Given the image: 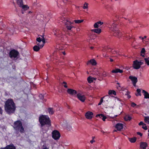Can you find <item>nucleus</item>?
Listing matches in <instances>:
<instances>
[{
    "label": "nucleus",
    "mask_w": 149,
    "mask_h": 149,
    "mask_svg": "<svg viewBox=\"0 0 149 149\" xmlns=\"http://www.w3.org/2000/svg\"><path fill=\"white\" fill-rule=\"evenodd\" d=\"M123 124L121 123H118L116 125V128L118 131H120L123 129Z\"/></svg>",
    "instance_id": "15"
},
{
    "label": "nucleus",
    "mask_w": 149,
    "mask_h": 149,
    "mask_svg": "<svg viewBox=\"0 0 149 149\" xmlns=\"http://www.w3.org/2000/svg\"><path fill=\"white\" fill-rule=\"evenodd\" d=\"M117 84L118 85V87L117 86V88H118V87H120V86L119 85V83H117Z\"/></svg>",
    "instance_id": "52"
},
{
    "label": "nucleus",
    "mask_w": 149,
    "mask_h": 149,
    "mask_svg": "<svg viewBox=\"0 0 149 149\" xmlns=\"http://www.w3.org/2000/svg\"><path fill=\"white\" fill-rule=\"evenodd\" d=\"M107 118V117L106 116H103V117H102V120L103 121H105V119H106Z\"/></svg>",
    "instance_id": "44"
},
{
    "label": "nucleus",
    "mask_w": 149,
    "mask_h": 149,
    "mask_svg": "<svg viewBox=\"0 0 149 149\" xmlns=\"http://www.w3.org/2000/svg\"><path fill=\"white\" fill-rule=\"evenodd\" d=\"M0 149H5V148H2Z\"/></svg>",
    "instance_id": "61"
},
{
    "label": "nucleus",
    "mask_w": 149,
    "mask_h": 149,
    "mask_svg": "<svg viewBox=\"0 0 149 149\" xmlns=\"http://www.w3.org/2000/svg\"><path fill=\"white\" fill-rule=\"evenodd\" d=\"M19 52L17 51L13 50H11L10 53V56L11 58H15L17 57Z\"/></svg>",
    "instance_id": "10"
},
{
    "label": "nucleus",
    "mask_w": 149,
    "mask_h": 149,
    "mask_svg": "<svg viewBox=\"0 0 149 149\" xmlns=\"http://www.w3.org/2000/svg\"><path fill=\"white\" fill-rule=\"evenodd\" d=\"M109 28L110 31H116L119 33V31L116 27V24L113 21H111L108 23Z\"/></svg>",
    "instance_id": "5"
},
{
    "label": "nucleus",
    "mask_w": 149,
    "mask_h": 149,
    "mask_svg": "<svg viewBox=\"0 0 149 149\" xmlns=\"http://www.w3.org/2000/svg\"><path fill=\"white\" fill-rule=\"evenodd\" d=\"M5 110L9 114H10L14 112L16 106L13 100L11 99H8L6 102L5 105Z\"/></svg>",
    "instance_id": "1"
},
{
    "label": "nucleus",
    "mask_w": 149,
    "mask_h": 149,
    "mask_svg": "<svg viewBox=\"0 0 149 149\" xmlns=\"http://www.w3.org/2000/svg\"><path fill=\"white\" fill-rule=\"evenodd\" d=\"M103 23L102 22L99 21L94 24V26L95 28H97L102 25Z\"/></svg>",
    "instance_id": "18"
},
{
    "label": "nucleus",
    "mask_w": 149,
    "mask_h": 149,
    "mask_svg": "<svg viewBox=\"0 0 149 149\" xmlns=\"http://www.w3.org/2000/svg\"><path fill=\"white\" fill-rule=\"evenodd\" d=\"M88 5L89 4L88 3L86 2H84L82 7L84 9H88Z\"/></svg>",
    "instance_id": "27"
},
{
    "label": "nucleus",
    "mask_w": 149,
    "mask_h": 149,
    "mask_svg": "<svg viewBox=\"0 0 149 149\" xmlns=\"http://www.w3.org/2000/svg\"><path fill=\"white\" fill-rule=\"evenodd\" d=\"M147 146V144L146 143L141 142L140 143V147L141 149H146Z\"/></svg>",
    "instance_id": "21"
},
{
    "label": "nucleus",
    "mask_w": 149,
    "mask_h": 149,
    "mask_svg": "<svg viewBox=\"0 0 149 149\" xmlns=\"http://www.w3.org/2000/svg\"><path fill=\"white\" fill-rule=\"evenodd\" d=\"M103 98H102L101 99L100 101V102L98 103V105H101L102 103L103 102Z\"/></svg>",
    "instance_id": "39"
},
{
    "label": "nucleus",
    "mask_w": 149,
    "mask_h": 149,
    "mask_svg": "<svg viewBox=\"0 0 149 149\" xmlns=\"http://www.w3.org/2000/svg\"><path fill=\"white\" fill-rule=\"evenodd\" d=\"M143 64V61H138L136 60L133 62V66L134 69H138L141 67V66Z\"/></svg>",
    "instance_id": "8"
},
{
    "label": "nucleus",
    "mask_w": 149,
    "mask_h": 149,
    "mask_svg": "<svg viewBox=\"0 0 149 149\" xmlns=\"http://www.w3.org/2000/svg\"><path fill=\"white\" fill-rule=\"evenodd\" d=\"M110 60L111 62H113V60L111 58H110Z\"/></svg>",
    "instance_id": "53"
},
{
    "label": "nucleus",
    "mask_w": 149,
    "mask_h": 149,
    "mask_svg": "<svg viewBox=\"0 0 149 149\" xmlns=\"http://www.w3.org/2000/svg\"><path fill=\"white\" fill-rule=\"evenodd\" d=\"M93 116V113L92 112L88 111L86 112L85 114L86 118L88 119H91L92 118Z\"/></svg>",
    "instance_id": "12"
},
{
    "label": "nucleus",
    "mask_w": 149,
    "mask_h": 149,
    "mask_svg": "<svg viewBox=\"0 0 149 149\" xmlns=\"http://www.w3.org/2000/svg\"><path fill=\"white\" fill-rule=\"evenodd\" d=\"M62 20L64 21V23L68 30H71L72 28L73 27V26L70 25L71 24H73V22H72L67 19H65L64 18H63Z\"/></svg>",
    "instance_id": "7"
},
{
    "label": "nucleus",
    "mask_w": 149,
    "mask_h": 149,
    "mask_svg": "<svg viewBox=\"0 0 149 149\" xmlns=\"http://www.w3.org/2000/svg\"><path fill=\"white\" fill-rule=\"evenodd\" d=\"M66 83L65 82H63V84H64V85H63V86L65 88H67L68 86L66 85Z\"/></svg>",
    "instance_id": "42"
},
{
    "label": "nucleus",
    "mask_w": 149,
    "mask_h": 149,
    "mask_svg": "<svg viewBox=\"0 0 149 149\" xmlns=\"http://www.w3.org/2000/svg\"><path fill=\"white\" fill-rule=\"evenodd\" d=\"M124 118L125 121H127L130 120L132 118L130 116L128 115H126L125 116Z\"/></svg>",
    "instance_id": "26"
},
{
    "label": "nucleus",
    "mask_w": 149,
    "mask_h": 149,
    "mask_svg": "<svg viewBox=\"0 0 149 149\" xmlns=\"http://www.w3.org/2000/svg\"><path fill=\"white\" fill-rule=\"evenodd\" d=\"M105 97H109V96L108 95H107Z\"/></svg>",
    "instance_id": "54"
},
{
    "label": "nucleus",
    "mask_w": 149,
    "mask_h": 149,
    "mask_svg": "<svg viewBox=\"0 0 149 149\" xmlns=\"http://www.w3.org/2000/svg\"><path fill=\"white\" fill-rule=\"evenodd\" d=\"M60 136V134L59 132L57 130H54L52 132V137L54 139H58Z\"/></svg>",
    "instance_id": "9"
},
{
    "label": "nucleus",
    "mask_w": 149,
    "mask_h": 149,
    "mask_svg": "<svg viewBox=\"0 0 149 149\" xmlns=\"http://www.w3.org/2000/svg\"><path fill=\"white\" fill-rule=\"evenodd\" d=\"M142 93H143L144 98L145 99H149V93L145 90L142 91Z\"/></svg>",
    "instance_id": "17"
},
{
    "label": "nucleus",
    "mask_w": 149,
    "mask_h": 149,
    "mask_svg": "<svg viewBox=\"0 0 149 149\" xmlns=\"http://www.w3.org/2000/svg\"><path fill=\"white\" fill-rule=\"evenodd\" d=\"M95 141L94 139H92L90 141V142L91 143H93V142H95Z\"/></svg>",
    "instance_id": "47"
},
{
    "label": "nucleus",
    "mask_w": 149,
    "mask_h": 149,
    "mask_svg": "<svg viewBox=\"0 0 149 149\" xmlns=\"http://www.w3.org/2000/svg\"><path fill=\"white\" fill-rule=\"evenodd\" d=\"M2 113V110L1 108L0 107V113Z\"/></svg>",
    "instance_id": "51"
},
{
    "label": "nucleus",
    "mask_w": 149,
    "mask_h": 149,
    "mask_svg": "<svg viewBox=\"0 0 149 149\" xmlns=\"http://www.w3.org/2000/svg\"><path fill=\"white\" fill-rule=\"evenodd\" d=\"M93 48L94 47H90L91 49H93Z\"/></svg>",
    "instance_id": "56"
},
{
    "label": "nucleus",
    "mask_w": 149,
    "mask_h": 149,
    "mask_svg": "<svg viewBox=\"0 0 149 149\" xmlns=\"http://www.w3.org/2000/svg\"><path fill=\"white\" fill-rule=\"evenodd\" d=\"M142 38V37L141 36L139 37V38Z\"/></svg>",
    "instance_id": "62"
},
{
    "label": "nucleus",
    "mask_w": 149,
    "mask_h": 149,
    "mask_svg": "<svg viewBox=\"0 0 149 149\" xmlns=\"http://www.w3.org/2000/svg\"><path fill=\"white\" fill-rule=\"evenodd\" d=\"M77 97L81 102H84L85 101L86 97L85 95L81 93H78L77 95Z\"/></svg>",
    "instance_id": "11"
},
{
    "label": "nucleus",
    "mask_w": 149,
    "mask_h": 149,
    "mask_svg": "<svg viewBox=\"0 0 149 149\" xmlns=\"http://www.w3.org/2000/svg\"><path fill=\"white\" fill-rule=\"evenodd\" d=\"M67 92L69 94L72 95H74L77 93V91L71 89H68Z\"/></svg>",
    "instance_id": "13"
},
{
    "label": "nucleus",
    "mask_w": 149,
    "mask_h": 149,
    "mask_svg": "<svg viewBox=\"0 0 149 149\" xmlns=\"http://www.w3.org/2000/svg\"><path fill=\"white\" fill-rule=\"evenodd\" d=\"M130 97H131L129 95L128 96V97L129 98H130Z\"/></svg>",
    "instance_id": "60"
},
{
    "label": "nucleus",
    "mask_w": 149,
    "mask_h": 149,
    "mask_svg": "<svg viewBox=\"0 0 149 149\" xmlns=\"http://www.w3.org/2000/svg\"><path fill=\"white\" fill-rule=\"evenodd\" d=\"M139 125H142V126H143V125H144V123L143 122H142V121H141V122H140L139 123Z\"/></svg>",
    "instance_id": "45"
},
{
    "label": "nucleus",
    "mask_w": 149,
    "mask_h": 149,
    "mask_svg": "<svg viewBox=\"0 0 149 149\" xmlns=\"http://www.w3.org/2000/svg\"><path fill=\"white\" fill-rule=\"evenodd\" d=\"M137 82H134V83H132V84H133V85L134 86H136V84Z\"/></svg>",
    "instance_id": "50"
},
{
    "label": "nucleus",
    "mask_w": 149,
    "mask_h": 149,
    "mask_svg": "<svg viewBox=\"0 0 149 149\" xmlns=\"http://www.w3.org/2000/svg\"><path fill=\"white\" fill-rule=\"evenodd\" d=\"M136 91L137 92V94H136V96H138V95H141V89H137L136 90Z\"/></svg>",
    "instance_id": "33"
},
{
    "label": "nucleus",
    "mask_w": 149,
    "mask_h": 149,
    "mask_svg": "<svg viewBox=\"0 0 149 149\" xmlns=\"http://www.w3.org/2000/svg\"><path fill=\"white\" fill-rule=\"evenodd\" d=\"M17 2V4L22 9V13H23V11H25L27 10L29 7L26 5H23L22 0H16Z\"/></svg>",
    "instance_id": "6"
},
{
    "label": "nucleus",
    "mask_w": 149,
    "mask_h": 149,
    "mask_svg": "<svg viewBox=\"0 0 149 149\" xmlns=\"http://www.w3.org/2000/svg\"><path fill=\"white\" fill-rule=\"evenodd\" d=\"M13 127L15 130L19 131L21 133H23L24 131L22 122L20 120H17L15 122Z\"/></svg>",
    "instance_id": "4"
},
{
    "label": "nucleus",
    "mask_w": 149,
    "mask_h": 149,
    "mask_svg": "<svg viewBox=\"0 0 149 149\" xmlns=\"http://www.w3.org/2000/svg\"><path fill=\"white\" fill-rule=\"evenodd\" d=\"M136 140V138L135 137L129 139V141L131 143H134Z\"/></svg>",
    "instance_id": "32"
},
{
    "label": "nucleus",
    "mask_w": 149,
    "mask_h": 149,
    "mask_svg": "<svg viewBox=\"0 0 149 149\" xmlns=\"http://www.w3.org/2000/svg\"><path fill=\"white\" fill-rule=\"evenodd\" d=\"M39 121L42 127L45 125H50V120L48 116L42 115L39 117Z\"/></svg>",
    "instance_id": "3"
},
{
    "label": "nucleus",
    "mask_w": 149,
    "mask_h": 149,
    "mask_svg": "<svg viewBox=\"0 0 149 149\" xmlns=\"http://www.w3.org/2000/svg\"><path fill=\"white\" fill-rule=\"evenodd\" d=\"M48 111L49 114L52 115L54 112V110L52 108H49L48 109Z\"/></svg>",
    "instance_id": "25"
},
{
    "label": "nucleus",
    "mask_w": 149,
    "mask_h": 149,
    "mask_svg": "<svg viewBox=\"0 0 149 149\" xmlns=\"http://www.w3.org/2000/svg\"><path fill=\"white\" fill-rule=\"evenodd\" d=\"M144 120L145 123L149 124V116H145Z\"/></svg>",
    "instance_id": "30"
},
{
    "label": "nucleus",
    "mask_w": 149,
    "mask_h": 149,
    "mask_svg": "<svg viewBox=\"0 0 149 149\" xmlns=\"http://www.w3.org/2000/svg\"><path fill=\"white\" fill-rule=\"evenodd\" d=\"M147 38V36H144V37H142L141 38V39L142 40H143V39H144V38Z\"/></svg>",
    "instance_id": "48"
},
{
    "label": "nucleus",
    "mask_w": 149,
    "mask_h": 149,
    "mask_svg": "<svg viewBox=\"0 0 149 149\" xmlns=\"http://www.w3.org/2000/svg\"><path fill=\"white\" fill-rule=\"evenodd\" d=\"M117 116V115H116L114 116L113 117L111 116V117H110L111 118H114L115 117H116Z\"/></svg>",
    "instance_id": "49"
},
{
    "label": "nucleus",
    "mask_w": 149,
    "mask_h": 149,
    "mask_svg": "<svg viewBox=\"0 0 149 149\" xmlns=\"http://www.w3.org/2000/svg\"><path fill=\"white\" fill-rule=\"evenodd\" d=\"M96 78L92 77L91 76L87 78V80L89 83H91L94 80H95Z\"/></svg>",
    "instance_id": "19"
},
{
    "label": "nucleus",
    "mask_w": 149,
    "mask_h": 149,
    "mask_svg": "<svg viewBox=\"0 0 149 149\" xmlns=\"http://www.w3.org/2000/svg\"><path fill=\"white\" fill-rule=\"evenodd\" d=\"M91 31L97 33H100L101 32V30L100 29H92Z\"/></svg>",
    "instance_id": "24"
},
{
    "label": "nucleus",
    "mask_w": 149,
    "mask_h": 149,
    "mask_svg": "<svg viewBox=\"0 0 149 149\" xmlns=\"http://www.w3.org/2000/svg\"><path fill=\"white\" fill-rule=\"evenodd\" d=\"M131 105L132 107H134L136 106V104L133 102H132L131 103Z\"/></svg>",
    "instance_id": "38"
},
{
    "label": "nucleus",
    "mask_w": 149,
    "mask_h": 149,
    "mask_svg": "<svg viewBox=\"0 0 149 149\" xmlns=\"http://www.w3.org/2000/svg\"><path fill=\"white\" fill-rule=\"evenodd\" d=\"M31 12L30 11H29V13H30Z\"/></svg>",
    "instance_id": "64"
},
{
    "label": "nucleus",
    "mask_w": 149,
    "mask_h": 149,
    "mask_svg": "<svg viewBox=\"0 0 149 149\" xmlns=\"http://www.w3.org/2000/svg\"><path fill=\"white\" fill-rule=\"evenodd\" d=\"M145 50L144 48H142L141 52V55L143 57H144Z\"/></svg>",
    "instance_id": "28"
},
{
    "label": "nucleus",
    "mask_w": 149,
    "mask_h": 149,
    "mask_svg": "<svg viewBox=\"0 0 149 149\" xmlns=\"http://www.w3.org/2000/svg\"><path fill=\"white\" fill-rule=\"evenodd\" d=\"M144 60L147 65H149V57L145 58Z\"/></svg>",
    "instance_id": "34"
},
{
    "label": "nucleus",
    "mask_w": 149,
    "mask_h": 149,
    "mask_svg": "<svg viewBox=\"0 0 149 149\" xmlns=\"http://www.w3.org/2000/svg\"><path fill=\"white\" fill-rule=\"evenodd\" d=\"M108 93L109 95L113 94L114 95H116V92L114 90H110L109 91Z\"/></svg>",
    "instance_id": "31"
},
{
    "label": "nucleus",
    "mask_w": 149,
    "mask_h": 149,
    "mask_svg": "<svg viewBox=\"0 0 149 149\" xmlns=\"http://www.w3.org/2000/svg\"><path fill=\"white\" fill-rule=\"evenodd\" d=\"M56 33H54V34L56 36H57L59 34V33L58 32V30H57L56 31Z\"/></svg>",
    "instance_id": "43"
},
{
    "label": "nucleus",
    "mask_w": 149,
    "mask_h": 149,
    "mask_svg": "<svg viewBox=\"0 0 149 149\" xmlns=\"http://www.w3.org/2000/svg\"><path fill=\"white\" fill-rule=\"evenodd\" d=\"M129 78L131 80L132 83L137 82V78L131 75L129 76Z\"/></svg>",
    "instance_id": "14"
},
{
    "label": "nucleus",
    "mask_w": 149,
    "mask_h": 149,
    "mask_svg": "<svg viewBox=\"0 0 149 149\" xmlns=\"http://www.w3.org/2000/svg\"><path fill=\"white\" fill-rule=\"evenodd\" d=\"M104 115L102 114H99L96 115V117H97L98 116L100 118H101V117H102Z\"/></svg>",
    "instance_id": "36"
},
{
    "label": "nucleus",
    "mask_w": 149,
    "mask_h": 149,
    "mask_svg": "<svg viewBox=\"0 0 149 149\" xmlns=\"http://www.w3.org/2000/svg\"><path fill=\"white\" fill-rule=\"evenodd\" d=\"M63 54L64 55L65 54V53L64 52H63Z\"/></svg>",
    "instance_id": "59"
},
{
    "label": "nucleus",
    "mask_w": 149,
    "mask_h": 149,
    "mask_svg": "<svg viewBox=\"0 0 149 149\" xmlns=\"http://www.w3.org/2000/svg\"><path fill=\"white\" fill-rule=\"evenodd\" d=\"M101 132L103 133H104V132L103 131H102Z\"/></svg>",
    "instance_id": "63"
},
{
    "label": "nucleus",
    "mask_w": 149,
    "mask_h": 149,
    "mask_svg": "<svg viewBox=\"0 0 149 149\" xmlns=\"http://www.w3.org/2000/svg\"><path fill=\"white\" fill-rule=\"evenodd\" d=\"M111 72L113 73H117L118 72L122 73L123 72V71L117 68L115 70H112L111 71Z\"/></svg>",
    "instance_id": "23"
},
{
    "label": "nucleus",
    "mask_w": 149,
    "mask_h": 149,
    "mask_svg": "<svg viewBox=\"0 0 149 149\" xmlns=\"http://www.w3.org/2000/svg\"><path fill=\"white\" fill-rule=\"evenodd\" d=\"M5 149H16L14 146L13 144L7 146L5 147Z\"/></svg>",
    "instance_id": "22"
},
{
    "label": "nucleus",
    "mask_w": 149,
    "mask_h": 149,
    "mask_svg": "<svg viewBox=\"0 0 149 149\" xmlns=\"http://www.w3.org/2000/svg\"><path fill=\"white\" fill-rule=\"evenodd\" d=\"M91 63L93 65H96L97 63L96 61L94 59H92L88 61L87 63V64L88 65Z\"/></svg>",
    "instance_id": "16"
},
{
    "label": "nucleus",
    "mask_w": 149,
    "mask_h": 149,
    "mask_svg": "<svg viewBox=\"0 0 149 149\" xmlns=\"http://www.w3.org/2000/svg\"><path fill=\"white\" fill-rule=\"evenodd\" d=\"M137 134L140 136H142V134L140 132H137Z\"/></svg>",
    "instance_id": "46"
},
{
    "label": "nucleus",
    "mask_w": 149,
    "mask_h": 149,
    "mask_svg": "<svg viewBox=\"0 0 149 149\" xmlns=\"http://www.w3.org/2000/svg\"><path fill=\"white\" fill-rule=\"evenodd\" d=\"M95 138V137H94V136H92V139H94Z\"/></svg>",
    "instance_id": "57"
},
{
    "label": "nucleus",
    "mask_w": 149,
    "mask_h": 149,
    "mask_svg": "<svg viewBox=\"0 0 149 149\" xmlns=\"http://www.w3.org/2000/svg\"><path fill=\"white\" fill-rule=\"evenodd\" d=\"M41 37L37 38L36 40L38 42L37 43L38 45L35 46L33 48L34 51L37 52L39 50L40 48H42L45 43V38L44 37V35L40 36Z\"/></svg>",
    "instance_id": "2"
},
{
    "label": "nucleus",
    "mask_w": 149,
    "mask_h": 149,
    "mask_svg": "<svg viewBox=\"0 0 149 149\" xmlns=\"http://www.w3.org/2000/svg\"><path fill=\"white\" fill-rule=\"evenodd\" d=\"M103 56H104V57H107V56L106 55H105L104 56L103 55Z\"/></svg>",
    "instance_id": "58"
},
{
    "label": "nucleus",
    "mask_w": 149,
    "mask_h": 149,
    "mask_svg": "<svg viewBox=\"0 0 149 149\" xmlns=\"http://www.w3.org/2000/svg\"><path fill=\"white\" fill-rule=\"evenodd\" d=\"M142 128L145 130H147V127L146 126V125L145 124L143 125L142 127Z\"/></svg>",
    "instance_id": "37"
},
{
    "label": "nucleus",
    "mask_w": 149,
    "mask_h": 149,
    "mask_svg": "<svg viewBox=\"0 0 149 149\" xmlns=\"http://www.w3.org/2000/svg\"><path fill=\"white\" fill-rule=\"evenodd\" d=\"M83 21H84L83 20H74V22L75 23H77V24L81 23L83 22Z\"/></svg>",
    "instance_id": "35"
},
{
    "label": "nucleus",
    "mask_w": 149,
    "mask_h": 149,
    "mask_svg": "<svg viewBox=\"0 0 149 149\" xmlns=\"http://www.w3.org/2000/svg\"><path fill=\"white\" fill-rule=\"evenodd\" d=\"M116 99L117 100H118V101H120V99L118 98H116Z\"/></svg>",
    "instance_id": "55"
},
{
    "label": "nucleus",
    "mask_w": 149,
    "mask_h": 149,
    "mask_svg": "<svg viewBox=\"0 0 149 149\" xmlns=\"http://www.w3.org/2000/svg\"><path fill=\"white\" fill-rule=\"evenodd\" d=\"M113 36L116 37H118L120 34V32L119 31V33L117 32L116 31H113Z\"/></svg>",
    "instance_id": "29"
},
{
    "label": "nucleus",
    "mask_w": 149,
    "mask_h": 149,
    "mask_svg": "<svg viewBox=\"0 0 149 149\" xmlns=\"http://www.w3.org/2000/svg\"><path fill=\"white\" fill-rule=\"evenodd\" d=\"M39 98L41 99H42L44 98V96L42 94H40L39 95Z\"/></svg>",
    "instance_id": "41"
},
{
    "label": "nucleus",
    "mask_w": 149,
    "mask_h": 149,
    "mask_svg": "<svg viewBox=\"0 0 149 149\" xmlns=\"http://www.w3.org/2000/svg\"><path fill=\"white\" fill-rule=\"evenodd\" d=\"M102 75L104 77H105L107 76L106 72H104L102 73Z\"/></svg>",
    "instance_id": "40"
},
{
    "label": "nucleus",
    "mask_w": 149,
    "mask_h": 149,
    "mask_svg": "<svg viewBox=\"0 0 149 149\" xmlns=\"http://www.w3.org/2000/svg\"><path fill=\"white\" fill-rule=\"evenodd\" d=\"M51 145L50 143H47L44 145L41 149H49L50 146Z\"/></svg>",
    "instance_id": "20"
}]
</instances>
